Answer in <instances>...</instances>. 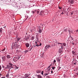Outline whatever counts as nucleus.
<instances>
[{"instance_id":"nucleus-1","label":"nucleus","mask_w":78,"mask_h":78,"mask_svg":"<svg viewBox=\"0 0 78 78\" xmlns=\"http://www.w3.org/2000/svg\"><path fill=\"white\" fill-rule=\"evenodd\" d=\"M20 57V56H18L17 57H14L13 59V61L14 62H16L19 59Z\"/></svg>"},{"instance_id":"nucleus-2","label":"nucleus","mask_w":78,"mask_h":78,"mask_svg":"<svg viewBox=\"0 0 78 78\" xmlns=\"http://www.w3.org/2000/svg\"><path fill=\"white\" fill-rule=\"evenodd\" d=\"M12 47L15 48H17V45L16 44V43H13L12 45Z\"/></svg>"},{"instance_id":"nucleus-3","label":"nucleus","mask_w":78,"mask_h":78,"mask_svg":"<svg viewBox=\"0 0 78 78\" xmlns=\"http://www.w3.org/2000/svg\"><path fill=\"white\" fill-rule=\"evenodd\" d=\"M5 69H11V66L8 65L6 67H5Z\"/></svg>"},{"instance_id":"nucleus-4","label":"nucleus","mask_w":78,"mask_h":78,"mask_svg":"<svg viewBox=\"0 0 78 78\" xmlns=\"http://www.w3.org/2000/svg\"><path fill=\"white\" fill-rule=\"evenodd\" d=\"M63 50L61 48H60L58 51V53H60V54H62V53H63V52L62 51Z\"/></svg>"},{"instance_id":"nucleus-5","label":"nucleus","mask_w":78,"mask_h":78,"mask_svg":"<svg viewBox=\"0 0 78 78\" xmlns=\"http://www.w3.org/2000/svg\"><path fill=\"white\" fill-rule=\"evenodd\" d=\"M50 47V45L49 44L47 45L45 47V49L46 50H48L49 48Z\"/></svg>"},{"instance_id":"nucleus-6","label":"nucleus","mask_w":78,"mask_h":78,"mask_svg":"<svg viewBox=\"0 0 78 78\" xmlns=\"http://www.w3.org/2000/svg\"><path fill=\"white\" fill-rule=\"evenodd\" d=\"M69 15L70 16H72V15H73L74 14V13L73 12H69L68 13Z\"/></svg>"},{"instance_id":"nucleus-7","label":"nucleus","mask_w":78,"mask_h":78,"mask_svg":"<svg viewBox=\"0 0 78 78\" xmlns=\"http://www.w3.org/2000/svg\"><path fill=\"white\" fill-rule=\"evenodd\" d=\"M2 61H5L6 60V57L5 56L2 57Z\"/></svg>"},{"instance_id":"nucleus-8","label":"nucleus","mask_w":78,"mask_h":78,"mask_svg":"<svg viewBox=\"0 0 78 78\" xmlns=\"http://www.w3.org/2000/svg\"><path fill=\"white\" fill-rule=\"evenodd\" d=\"M69 31V33H73V31L72 30V29H70L69 28L68 30Z\"/></svg>"},{"instance_id":"nucleus-9","label":"nucleus","mask_w":78,"mask_h":78,"mask_svg":"<svg viewBox=\"0 0 78 78\" xmlns=\"http://www.w3.org/2000/svg\"><path fill=\"white\" fill-rule=\"evenodd\" d=\"M44 13V11L42 10L40 12V13L39 14V15H41V16H42V14H43Z\"/></svg>"},{"instance_id":"nucleus-10","label":"nucleus","mask_w":78,"mask_h":78,"mask_svg":"<svg viewBox=\"0 0 78 78\" xmlns=\"http://www.w3.org/2000/svg\"><path fill=\"white\" fill-rule=\"evenodd\" d=\"M56 60L58 62H60L61 61V58H57L56 59Z\"/></svg>"},{"instance_id":"nucleus-11","label":"nucleus","mask_w":78,"mask_h":78,"mask_svg":"<svg viewBox=\"0 0 78 78\" xmlns=\"http://www.w3.org/2000/svg\"><path fill=\"white\" fill-rule=\"evenodd\" d=\"M25 45L27 48H28V47H29L30 46V44H29L28 43H25Z\"/></svg>"},{"instance_id":"nucleus-12","label":"nucleus","mask_w":78,"mask_h":78,"mask_svg":"<svg viewBox=\"0 0 78 78\" xmlns=\"http://www.w3.org/2000/svg\"><path fill=\"white\" fill-rule=\"evenodd\" d=\"M61 49H64V46H63V44L62 43V44H60V46Z\"/></svg>"},{"instance_id":"nucleus-13","label":"nucleus","mask_w":78,"mask_h":78,"mask_svg":"<svg viewBox=\"0 0 78 78\" xmlns=\"http://www.w3.org/2000/svg\"><path fill=\"white\" fill-rule=\"evenodd\" d=\"M71 39L72 40H73V38H72V37L70 36L68 38L69 41H70V40Z\"/></svg>"},{"instance_id":"nucleus-14","label":"nucleus","mask_w":78,"mask_h":78,"mask_svg":"<svg viewBox=\"0 0 78 78\" xmlns=\"http://www.w3.org/2000/svg\"><path fill=\"white\" fill-rule=\"evenodd\" d=\"M24 76H25V77L27 78L28 77V76H29V75L28 74H25L24 75Z\"/></svg>"},{"instance_id":"nucleus-15","label":"nucleus","mask_w":78,"mask_h":78,"mask_svg":"<svg viewBox=\"0 0 78 78\" xmlns=\"http://www.w3.org/2000/svg\"><path fill=\"white\" fill-rule=\"evenodd\" d=\"M6 57L8 59H9L11 58V56L9 55H7Z\"/></svg>"},{"instance_id":"nucleus-16","label":"nucleus","mask_w":78,"mask_h":78,"mask_svg":"<svg viewBox=\"0 0 78 78\" xmlns=\"http://www.w3.org/2000/svg\"><path fill=\"white\" fill-rule=\"evenodd\" d=\"M5 50H6V48H4V49H3L1 50V51H2V53H4L5 52Z\"/></svg>"},{"instance_id":"nucleus-17","label":"nucleus","mask_w":78,"mask_h":78,"mask_svg":"<svg viewBox=\"0 0 78 78\" xmlns=\"http://www.w3.org/2000/svg\"><path fill=\"white\" fill-rule=\"evenodd\" d=\"M72 53L73 55H76V53H75V52H74V51H72Z\"/></svg>"},{"instance_id":"nucleus-18","label":"nucleus","mask_w":78,"mask_h":78,"mask_svg":"<svg viewBox=\"0 0 78 78\" xmlns=\"http://www.w3.org/2000/svg\"><path fill=\"white\" fill-rule=\"evenodd\" d=\"M41 73V71L40 70H37V73Z\"/></svg>"},{"instance_id":"nucleus-19","label":"nucleus","mask_w":78,"mask_h":78,"mask_svg":"<svg viewBox=\"0 0 78 78\" xmlns=\"http://www.w3.org/2000/svg\"><path fill=\"white\" fill-rule=\"evenodd\" d=\"M36 10H34V11H32V12L33 14H35L36 12Z\"/></svg>"},{"instance_id":"nucleus-20","label":"nucleus","mask_w":78,"mask_h":78,"mask_svg":"<svg viewBox=\"0 0 78 78\" xmlns=\"http://www.w3.org/2000/svg\"><path fill=\"white\" fill-rule=\"evenodd\" d=\"M9 72H8L7 73V74H6V76L7 77V78H8V77H9Z\"/></svg>"},{"instance_id":"nucleus-21","label":"nucleus","mask_w":78,"mask_h":78,"mask_svg":"<svg viewBox=\"0 0 78 78\" xmlns=\"http://www.w3.org/2000/svg\"><path fill=\"white\" fill-rule=\"evenodd\" d=\"M73 34H78V33L76 32V31H74V32H73Z\"/></svg>"},{"instance_id":"nucleus-22","label":"nucleus","mask_w":78,"mask_h":78,"mask_svg":"<svg viewBox=\"0 0 78 78\" xmlns=\"http://www.w3.org/2000/svg\"><path fill=\"white\" fill-rule=\"evenodd\" d=\"M37 78H42V76L41 75H37Z\"/></svg>"},{"instance_id":"nucleus-23","label":"nucleus","mask_w":78,"mask_h":78,"mask_svg":"<svg viewBox=\"0 0 78 78\" xmlns=\"http://www.w3.org/2000/svg\"><path fill=\"white\" fill-rule=\"evenodd\" d=\"M16 38L17 39V40L18 41H20V39H21L19 37H16Z\"/></svg>"},{"instance_id":"nucleus-24","label":"nucleus","mask_w":78,"mask_h":78,"mask_svg":"<svg viewBox=\"0 0 78 78\" xmlns=\"http://www.w3.org/2000/svg\"><path fill=\"white\" fill-rule=\"evenodd\" d=\"M2 31H3V29L2 28H0V33H2Z\"/></svg>"},{"instance_id":"nucleus-25","label":"nucleus","mask_w":78,"mask_h":78,"mask_svg":"<svg viewBox=\"0 0 78 78\" xmlns=\"http://www.w3.org/2000/svg\"><path fill=\"white\" fill-rule=\"evenodd\" d=\"M38 32L39 33H41L42 32V30H41V29H39V30H38Z\"/></svg>"},{"instance_id":"nucleus-26","label":"nucleus","mask_w":78,"mask_h":78,"mask_svg":"<svg viewBox=\"0 0 78 78\" xmlns=\"http://www.w3.org/2000/svg\"><path fill=\"white\" fill-rule=\"evenodd\" d=\"M74 3L73 2V0H70V3L71 4H73Z\"/></svg>"},{"instance_id":"nucleus-27","label":"nucleus","mask_w":78,"mask_h":78,"mask_svg":"<svg viewBox=\"0 0 78 78\" xmlns=\"http://www.w3.org/2000/svg\"><path fill=\"white\" fill-rule=\"evenodd\" d=\"M14 67H15L16 68V69H19V67H18V66H16V65L14 66Z\"/></svg>"},{"instance_id":"nucleus-28","label":"nucleus","mask_w":78,"mask_h":78,"mask_svg":"<svg viewBox=\"0 0 78 78\" xmlns=\"http://www.w3.org/2000/svg\"><path fill=\"white\" fill-rule=\"evenodd\" d=\"M31 39L32 40H34V36H32L31 37Z\"/></svg>"},{"instance_id":"nucleus-29","label":"nucleus","mask_w":78,"mask_h":78,"mask_svg":"<svg viewBox=\"0 0 78 78\" xmlns=\"http://www.w3.org/2000/svg\"><path fill=\"white\" fill-rule=\"evenodd\" d=\"M63 31H65V32H66V31H67V29H64Z\"/></svg>"},{"instance_id":"nucleus-30","label":"nucleus","mask_w":78,"mask_h":78,"mask_svg":"<svg viewBox=\"0 0 78 78\" xmlns=\"http://www.w3.org/2000/svg\"><path fill=\"white\" fill-rule=\"evenodd\" d=\"M9 65L11 67H12V66H13V64H12V63H9Z\"/></svg>"},{"instance_id":"nucleus-31","label":"nucleus","mask_w":78,"mask_h":78,"mask_svg":"<svg viewBox=\"0 0 78 78\" xmlns=\"http://www.w3.org/2000/svg\"><path fill=\"white\" fill-rule=\"evenodd\" d=\"M48 75V73H46L45 74H44V76H47V75Z\"/></svg>"},{"instance_id":"nucleus-32","label":"nucleus","mask_w":78,"mask_h":78,"mask_svg":"<svg viewBox=\"0 0 78 78\" xmlns=\"http://www.w3.org/2000/svg\"><path fill=\"white\" fill-rule=\"evenodd\" d=\"M63 45L64 47H66V44L65 43H63Z\"/></svg>"},{"instance_id":"nucleus-33","label":"nucleus","mask_w":78,"mask_h":78,"mask_svg":"<svg viewBox=\"0 0 78 78\" xmlns=\"http://www.w3.org/2000/svg\"><path fill=\"white\" fill-rule=\"evenodd\" d=\"M15 41H16V43H17V42H19V41L17 40V39L16 38L15 40Z\"/></svg>"},{"instance_id":"nucleus-34","label":"nucleus","mask_w":78,"mask_h":78,"mask_svg":"<svg viewBox=\"0 0 78 78\" xmlns=\"http://www.w3.org/2000/svg\"><path fill=\"white\" fill-rule=\"evenodd\" d=\"M16 53H19V50H17L16 51Z\"/></svg>"},{"instance_id":"nucleus-35","label":"nucleus","mask_w":78,"mask_h":78,"mask_svg":"<svg viewBox=\"0 0 78 78\" xmlns=\"http://www.w3.org/2000/svg\"><path fill=\"white\" fill-rule=\"evenodd\" d=\"M30 51H31V49L33 48V47H30Z\"/></svg>"},{"instance_id":"nucleus-36","label":"nucleus","mask_w":78,"mask_h":78,"mask_svg":"<svg viewBox=\"0 0 78 78\" xmlns=\"http://www.w3.org/2000/svg\"><path fill=\"white\" fill-rule=\"evenodd\" d=\"M29 51L28 50H26V51H24V52L26 53H27V52H28Z\"/></svg>"},{"instance_id":"nucleus-37","label":"nucleus","mask_w":78,"mask_h":78,"mask_svg":"<svg viewBox=\"0 0 78 78\" xmlns=\"http://www.w3.org/2000/svg\"><path fill=\"white\" fill-rule=\"evenodd\" d=\"M54 45H56L57 44V43H56V42H54Z\"/></svg>"},{"instance_id":"nucleus-38","label":"nucleus","mask_w":78,"mask_h":78,"mask_svg":"<svg viewBox=\"0 0 78 78\" xmlns=\"http://www.w3.org/2000/svg\"><path fill=\"white\" fill-rule=\"evenodd\" d=\"M52 70H54V69H55V68H56V67H53V66H52Z\"/></svg>"},{"instance_id":"nucleus-39","label":"nucleus","mask_w":78,"mask_h":78,"mask_svg":"<svg viewBox=\"0 0 78 78\" xmlns=\"http://www.w3.org/2000/svg\"><path fill=\"white\" fill-rule=\"evenodd\" d=\"M2 68H5V66H4V65H2Z\"/></svg>"},{"instance_id":"nucleus-40","label":"nucleus","mask_w":78,"mask_h":78,"mask_svg":"<svg viewBox=\"0 0 78 78\" xmlns=\"http://www.w3.org/2000/svg\"><path fill=\"white\" fill-rule=\"evenodd\" d=\"M2 66H1V65H0V71H1V70H2Z\"/></svg>"},{"instance_id":"nucleus-41","label":"nucleus","mask_w":78,"mask_h":78,"mask_svg":"<svg viewBox=\"0 0 78 78\" xmlns=\"http://www.w3.org/2000/svg\"><path fill=\"white\" fill-rule=\"evenodd\" d=\"M62 43H58L57 44H58V45H59V44H60L61 45Z\"/></svg>"},{"instance_id":"nucleus-42","label":"nucleus","mask_w":78,"mask_h":78,"mask_svg":"<svg viewBox=\"0 0 78 78\" xmlns=\"http://www.w3.org/2000/svg\"><path fill=\"white\" fill-rule=\"evenodd\" d=\"M52 66V64H50V65L48 67V68H50V66Z\"/></svg>"},{"instance_id":"nucleus-43","label":"nucleus","mask_w":78,"mask_h":78,"mask_svg":"<svg viewBox=\"0 0 78 78\" xmlns=\"http://www.w3.org/2000/svg\"><path fill=\"white\" fill-rule=\"evenodd\" d=\"M37 14H39V11H37Z\"/></svg>"},{"instance_id":"nucleus-44","label":"nucleus","mask_w":78,"mask_h":78,"mask_svg":"<svg viewBox=\"0 0 78 78\" xmlns=\"http://www.w3.org/2000/svg\"><path fill=\"white\" fill-rule=\"evenodd\" d=\"M41 75H44V71H42L41 72Z\"/></svg>"},{"instance_id":"nucleus-45","label":"nucleus","mask_w":78,"mask_h":78,"mask_svg":"<svg viewBox=\"0 0 78 78\" xmlns=\"http://www.w3.org/2000/svg\"><path fill=\"white\" fill-rule=\"evenodd\" d=\"M58 8L60 9H62V8H61V7H58Z\"/></svg>"},{"instance_id":"nucleus-46","label":"nucleus","mask_w":78,"mask_h":78,"mask_svg":"<svg viewBox=\"0 0 78 78\" xmlns=\"http://www.w3.org/2000/svg\"><path fill=\"white\" fill-rule=\"evenodd\" d=\"M37 47H39V45H38V44H37L35 45Z\"/></svg>"},{"instance_id":"nucleus-47","label":"nucleus","mask_w":78,"mask_h":78,"mask_svg":"<svg viewBox=\"0 0 78 78\" xmlns=\"http://www.w3.org/2000/svg\"><path fill=\"white\" fill-rule=\"evenodd\" d=\"M73 12L74 13L75 12V13H77V12H76V11H74V12Z\"/></svg>"},{"instance_id":"nucleus-48","label":"nucleus","mask_w":78,"mask_h":78,"mask_svg":"<svg viewBox=\"0 0 78 78\" xmlns=\"http://www.w3.org/2000/svg\"><path fill=\"white\" fill-rule=\"evenodd\" d=\"M64 14V12H62L61 13V15H63Z\"/></svg>"},{"instance_id":"nucleus-49","label":"nucleus","mask_w":78,"mask_h":78,"mask_svg":"<svg viewBox=\"0 0 78 78\" xmlns=\"http://www.w3.org/2000/svg\"><path fill=\"white\" fill-rule=\"evenodd\" d=\"M42 45V44L41 43H40V45H39V46H41V45Z\"/></svg>"},{"instance_id":"nucleus-50","label":"nucleus","mask_w":78,"mask_h":78,"mask_svg":"<svg viewBox=\"0 0 78 78\" xmlns=\"http://www.w3.org/2000/svg\"><path fill=\"white\" fill-rule=\"evenodd\" d=\"M1 78H5V76L2 77Z\"/></svg>"},{"instance_id":"nucleus-51","label":"nucleus","mask_w":78,"mask_h":78,"mask_svg":"<svg viewBox=\"0 0 78 78\" xmlns=\"http://www.w3.org/2000/svg\"><path fill=\"white\" fill-rule=\"evenodd\" d=\"M54 62H56V60H55L54 61Z\"/></svg>"},{"instance_id":"nucleus-52","label":"nucleus","mask_w":78,"mask_h":78,"mask_svg":"<svg viewBox=\"0 0 78 78\" xmlns=\"http://www.w3.org/2000/svg\"><path fill=\"white\" fill-rule=\"evenodd\" d=\"M53 71L52 70L51 71V73H53Z\"/></svg>"},{"instance_id":"nucleus-53","label":"nucleus","mask_w":78,"mask_h":78,"mask_svg":"<svg viewBox=\"0 0 78 78\" xmlns=\"http://www.w3.org/2000/svg\"><path fill=\"white\" fill-rule=\"evenodd\" d=\"M50 69H48V71H50Z\"/></svg>"},{"instance_id":"nucleus-54","label":"nucleus","mask_w":78,"mask_h":78,"mask_svg":"<svg viewBox=\"0 0 78 78\" xmlns=\"http://www.w3.org/2000/svg\"><path fill=\"white\" fill-rule=\"evenodd\" d=\"M35 44H37V42L36 41H35Z\"/></svg>"},{"instance_id":"nucleus-55","label":"nucleus","mask_w":78,"mask_h":78,"mask_svg":"<svg viewBox=\"0 0 78 78\" xmlns=\"http://www.w3.org/2000/svg\"><path fill=\"white\" fill-rule=\"evenodd\" d=\"M72 44L73 45H74L75 44V43H72Z\"/></svg>"},{"instance_id":"nucleus-56","label":"nucleus","mask_w":78,"mask_h":78,"mask_svg":"<svg viewBox=\"0 0 78 78\" xmlns=\"http://www.w3.org/2000/svg\"><path fill=\"white\" fill-rule=\"evenodd\" d=\"M61 67H59V68H58V69H59V70H60V69H61Z\"/></svg>"},{"instance_id":"nucleus-57","label":"nucleus","mask_w":78,"mask_h":78,"mask_svg":"<svg viewBox=\"0 0 78 78\" xmlns=\"http://www.w3.org/2000/svg\"><path fill=\"white\" fill-rule=\"evenodd\" d=\"M74 65H76V63H74Z\"/></svg>"},{"instance_id":"nucleus-58","label":"nucleus","mask_w":78,"mask_h":78,"mask_svg":"<svg viewBox=\"0 0 78 78\" xmlns=\"http://www.w3.org/2000/svg\"><path fill=\"white\" fill-rule=\"evenodd\" d=\"M2 75V74H1V73H0V76Z\"/></svg>"},{"instance_id":"nucleus-59","label":"nucleus","mask_w":78,"mask_h":78,"mask_svg":"<svg viewBox=\"0 0 78 78\" xmlns=\"http://www.w3.org/2000/svg\"><path fill=\"white\" fill-rule=\"evenodd\" d=\"M30 31H31V32H32V31H33V30H30Z\"/></svg>"},{"instance_id":"nucleus-60","label":"nucleus","mask_w":78,"mask_h":78,"mask_svg":"<svg viewBox=\"0 0 78 78\" xmlns=\"http://www.w3.org/2000/svg\"><path fill=\"white\" fill-rule=\"evenodd\" d=\"M77 58L78 59V55L77 56Z\"/></svg>"},{"instance_id":"nucleus-61","label":"nucleus","mask_w":78,"mask_h":78,"mask_svg":"<svg viewBox=\"0 0 78 78\" xmlns=\"http://www.w3.org/2000/svg\"><path fill=\"white\" fill-rule=\"evenodd\" d=\"M27 18H26V19H25V20H27Z\"/></svg>"},{"instance_id":"nucleus-62","label":"nucleus","mask_w":78,"mask_h":78,"mask_svg":"<svg viewBox=\"0 0 78 78\" xmlns=\"http://www.w3.org/2000/svg\"><path fill=\"white\" fill-rule=\"evenodd\" d=\"M76 69H77V70H78V68H76Z\"/></svg>"},{"instance_id":"nucleus-63","label":"nucleus","mask_w":78,"mask_h":78,"mask_svg":"<svg viewBox=\"0 0 78 78\" xmlns=\"http://www.w3.org/2000/svg\"><path fill=\"white\" fill-rule=\"evenodd\" d=\"M23 78H26V77H23Z\"/></svg>"},{"instance_id":"nucleus-64","label":"nucleus","mask_w":78,"mask_h":78,"mask_svg":"<svg viewBox=\"0 0 78 78\" xmlns=\"http://www.w3.org/2000/svg\"><path fill=\"white\" fill-rule=\"evenodd\" d=\"M34 47H35V46H34Z\"/></svg>"}]
</instances>
